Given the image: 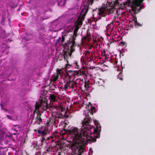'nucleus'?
I'll list each match as a JSON object with an SVG mask.
<instances>
[{
	"instance_id": "f8f14e48",
	"label": "nucleus",
	"mask_w": 155,
	"mask_h": 155,
	"mask_svg": "<svg viewBox=\"0 0 155 155\" xmlns=\"http://www.w3.org/2000/svg\"><path fill=\"white\" fill-rule=\"evenodd\" d=\"M66 2V0H58V5L60 6H64Z\"/></svg>"
},
{
	"instance_id": "2eb2a0df",
	"label": "nucleus",
	"mask_w": 155,
	"mask_h": 155,
	"mask_svg": "<svg viewBox=\"0 0 155 155\" xmlns=\"http://www.w3.org/2000/svg\"><path fill=\"white\" fill-rule=\"evenodd\" d=\"M78 30H74V34L73 35V38H74V37H76L77 35Z\"/></svg>"
},
{
	"instance_id": "5701e85b",
	"label": "nucleus",
	"mask_w": 155,
	"mask_h": 155,
	"mask_svg": "<svg viewBox=\"0 0 155 155\" xmlns=\"http://www.w3.org/2000/svg\"><path fill=\"white\" fill-rule=\"evenodd\" d=\"M50 123V122H48L47 123V124H48L47 125V126H48V125H49V124Z\"/></svg>"
},
{
	"instance_id": "bb28decb",
	"label": "nucleus",
	"mask_w": 155,
	"mask_h": 155,
	"mask_svg": "<svg viewBox=\"0 0 155 155\" xmlns=\"http://www.w3.org/2000/svg\"><path fill=\"white\" fill-rule=\"evenodd\" d=\"M58 155H61L60 153H58Z\"/></svg>"
},
{
	"instance_id": "0eeeda50",
	"label": "nucleus",
	"mask_w": 155,
	"mask_h": 155,
	"mask_svg": "<svg viewBox=\"0 0 155 155\" xmlns=\"http://www.w3.org/2000/svg\"><path fill=\"white\" fill-rule=\"evenodd\" d=\"M34 131L37 132L39 135L41 136L45 135L47 134L48 131L47 128L44 126H42L37 130H35Z\"/></svg>"
},
{
	"instance_id": "f257e3e1",
	"label": "nucleus",
	"mask_w": 155,
	"mask_h": 155,
	"mask_svg": "<svg viewBox=\"0 0 155 155\" xmlns=\"http://www.w3.org/2000/svg\"><path fill=\"white\" fill-rule=\"evenodd\" d=\"M119 5V3L117 0L115 2H107L105 5H104L94 9L93 16L94 14L97 13L98 15L97 18L100 20L102 17H105L107 15L112 14Z\"/></svg>"
},
{
	"instance_id": "7ed1b4c3",
	"label": "nucleus",
	"mask_w": 155,
	"mask_h": 155,
	"mask_svg": "<svg viewBox=\"0 0 155 155\" xmlns=\"http://www.w3.org/2000/svg\"><path fill=\"white\" fill-rule=\"evenodd\" d=\"M144 0H128L124 4L125 6L130 7L135 13H137L143 8L141 5Z\"/></svg>"
},
{
	"instance_id": "cd10ccee",
	"label": "nucleus",
	"mask_w": 155,
	"mask_h": 155,
	"mask_svg": "<svg viewBox=\"0 0 155 155\" xmlns=\"http://www.w3.org/2000/svg\"><path fill=\"white\" fill-rule=\"evenodd\" d=\"M83 10H84V9H82V12H81V13L82 12V11H83Z\"/></svg>"
},
{
	"instance_id": "412c9836",
	"label": "nucleus",
	"mask_w": 155,
	"mask_h": 155,
	"mask_svg": "<svg viewBox=\"0 0 155 155\" xmlns=\"http://www.w3.org/2000/svg\"><path fill=\"white\" fill-rule=\"evenodd\" d=\"M64 37L62 36V39L61 40V42H64Z\"/></svg>"
},
{
	"instance_id": "393cba45",
	"label": "nucleus",
	"mask_w": 155,
	"mask_h": 155,
	"mask_svg": "<svg viewBox=\"0 0 155 155\" xmlns=\"http://www.w3.org/2000/svg\"><path fill=\"white\" fill-rule=\"evenodd\" d=\"M7 117L8 118H9V116H7Z\"/></svg>"
},
{
	"instance_id": "aec40b11",
	"label": "nucleus",
	"mask_w": 155,
	"mask_h": 155,
	"mask_svg": "<svg viewBox=\"0 0 155 155\" xmlns=\"http://www.w3.org/2000/svg\"><path fill=\"white\" fill-rule=\"evenodd\" d=\"M68 83H70V86L71 87H73L72 86V82H71L70 81L67 82Z\"/></svg>"
},
{
	"instance_id": "423d86ee",
	"label": "nucleus",
	"mask_w": 155,
	"mask_h": 155,
	"mask_svg": "<svg viewBox=\"0 0 155 155\" xmlns=\"http://www.w3.org/2000/svg\"><path fill=\"white\" fill-rule=\"evenodd\" d=\"M87 35L81 39V43L83 45H88L90 43V41L91 39V36L89 34L88 30L87 31Z\"/></svg>"
},
{
	"instance_id": "c756f323",
	"label": "nucleus",
	"mask_w": 155,
	"mask_h": 155,
	"mask_svg": "<svg viewBox=\"0 0 155 155\" xmlns=\"http://www.w3.org/2000/svg\"><path fill=\"white\" fill-rule=\"evenodd\" d=\"M107 29H108L109 28H107Z\"/></svg>"
},
{
	"instance_id": "f3484780",
	"label": "nucleus",
	"mask_w": 155,
	"mask_h": 155,
	"mask_svg": "<svg viewBox=\"0 0 155 155\" xmlns=\"http://www.w3.org/2000/svg\"><path fill=\"white\" fill-rule=\"evenodd\" d=\"M118 78H119L120 80H122V74L121 73H120L118 74Z\"/></svg>"
},
{
	"instance_id": "6e6552de",
	"label": "nucleus",
	"mask_w": 155,
	"mask_h": 155,
	"mask_svg": "<svg viewBox=\"0 0 155 155\" xmlns=\"http://www.w3.org/2000/svg\"><path fill=\"white\" fill-rule=\"evenodd\" d=\"M65 70L64 69L62 70L58 69L57 70V75H54L52 78L51 81H55L58 78V76L60 75L62 78H63L62 76V73Z\"/></svg>"
},
{
	"instance_id": "c85d7f7f",
	"label": "nucleus",
	"mask_w": 155,
	"mask_h": 155,
	"mask_svg": "<svg viewBox=\"0 0 155 155\" xmlns=\"http://www.w3.org/2000/svg\"><path fill=\"white\" fill-rule=\"evenodd\" d=\"M90 44L91 45V44H90V43L88 45H90Z\"/></svg>"
},
{
	"instance_id": "4be33fe9",
	"label": "nucleus",
	"mask_w": 155,
	"mask_h": 155,
	"mask_svg": "<svg viewBox=\"0 0 155 155\" xmlns=\"http://www.w3.org/2000/svg\"><path fill=\"white\" fill-rule=\"evenodd\" d=\"M113 30H111V29L109 30V32H110L111 34L113 31Z\"/></svg>"
},
{
	"instance_id": "a878e982",
	"label": "nucleus",
	"mask_w": 155,
	"mask_h": 155,
	"mask_svg": "<svg viewBox=\"0 0 155 155\" xmlns=\"http://www.w3.org/2000/svg\"><path fill=\"white\" fill-rule=\"evenodd\" d=\"M71 53L73 51H72V49H71Z\"/></svg>"
},
{
	"instance_id": "4468645a",
	"label": "nucleus",
	"mask_w": 155,
	"mask_h": 155,
	"mask_svg": "<svg viewBox=\"0 0 155 155\" xmlns=\"http://www.w3.org/2000/svg\"><path fill=\"white\" fill-rule=\"evenodd\" d=\"M68 87H71L70 86V83H68L64 85V88L65 90H66L67 89Z\"/></svg>"
},
{
	"instance_id": "1a4fd4ad",
	"label": "nucleus",
	"mask_w": 155,
	"mask_h": 155,
	"mask_svg": "<svg viewBox=\"0 0 155 155\" xmlns=\"http://www.w3.org/2000/svg\"><path fill=\"white\" fill-rule=\"evenodd\" d=\"M50 97L51 100L53 102H55L57 101L58 97L57 94L54 93L50 95Z\"/></svg>"
},
{
	"instance_id": "6ab92c4d",
	"label": "nucleus",
	"mask_w": 155,
	"mask_h": 155,
	"mask_svg": "<svg viewBox=\"0 0 155 155\" xmlns=\"http://www.w3.org/2000/svg\"><path fill=\"white\" fill-rule=\"evenodd\" d=\"M80 81L81 82H82L83 83V80H81V79H77V80L76 81V83H77V82L78 81Z\"/></svg>"
},
{
	"instance_id": "20e7f679",
	"label": "nucleus",
	"mask_w": 155,
	"mask_h": 155,
	"mask_svg": "<svg viewBox=\"0 0 155 155\" xmlns=\"http://www.w3.org/2000/svg\"><path fill=\"white\" fill-rule=\"evenodd\" d=\"M50 109L52 110V115L53 116L58 118H61L63 117L64 114H62V113H61L60 111L56 112L54 110H59V111H61V112L63 111L64 109L63 105L62 104H59L57 106H54L51 107Z\"/></svg>"
},
{
	"instance_id": "dca6fc26",
	"label": "nucleus",
	"mask_w": 155,
	"mask_h": 155,
	"mask_svg": "<svg viewBox=\"0 0 155 155\" xmlns=\"http://www.w3.org/2000/svg\"><path fill=\"white\" fill-rule=\"evenodd\" d=\"M37 142L36 141H34L32 143V146L34 147L37 146Z\"/></svg>"
},
{
	"instance_id": "f03ea898",
	"label": "nucleus",
	"mask_w": 155,
	"mask_h": 155,
	"mask_svg": "<svg viewBox=\"0 0 155 155\" xmlns=\"http://www.w3.org/2000/svg\"><path fill=\"white\" fill-rule=\"evenodd\" d=\"M48 101L45 98H42L37 102L35 104V112H37V116L36 119L37 123L40 124L41 121V119L40 117L41 114L39 112V108H41V111L46 110L48 108Z\"/></svg>"
},
{
	"instance_id": "b1692460",
	"label": "nucleus",
	"mask_w": 155,
	"mask_h": 155,
	"mask_svg": "<svg viewBox=\"0 0 155 155\" xmlns=\"http://www.w3.org/2000/svg\"><path fill=\"white\" fill-rule=\"evenodd\" d=\"M72 20H73V18H71V19H70V21H71Z\"/></svg>"
},
{
	"instance_id": "9b49d317",
	"label": "nucleus",
	"mask_w": 155,
	"mask_h": 155,
	"mask_svg": "<svg viewBox=\"0 0 155 155\" xmlns=\"http://www.w3.org/2000/svg\"><path fill=\"white\" fill-rule=\"evenodd\" d=\"M63 73L64 72L62 73V76H63V78H64V81H66L67 82L70 81L71 78V77L69 74H66V75H63V74H64Z\"/></svg>"
},
{
	"instance_id": "a211bd4d",
	"label": "nucleus",
	"mask_w": 155,
	"mask_h": 155,
	"mask_svg": "<svg viewBox=\"0 0 155 155\" xmlns=\"http://www.w3.org/2000/svg\"><path fill=\"white\" fill-rule=\"evenodd\" d=\"M94 0H89V5H91L93 3Z\"/></svg>"
},
{
	"instance_id": "9d476101",
	"label": "nucleus",
	"mask_w": 155,
	"mask_h": 155,
	"mask_svg": "<svg viewBox=\"0 0 155 155\" xmlns=\"http://www.w3.org/2000/svg\"><path fill=\"white\" fill-rule=\"evenodd\" d=\"M93 41L94 44L95 43H97L99 41L102 40V38H99V36L97 35H94L92 36Z\"/></svg>"
},
{
	"instance_id": "39448f33",
	"label": "nucleus",
	"mask_w": 155,
	"mask_h": 155,
	"mask_svg": "<svg viewBox=\"0 0 155 155\" xmlns=\"http://www.w3.org/2000/svg\"><path fill=\"white\" fill-rule=\"evenodd\" d=\"M88 10V8H87L85 10V13L84 14L81 15L79 16L77 21H75L74 24V28H72L71 29H79L80 28V26L82 24V21L84 20L85 18V16Z\"/></svg>"
},
{
	"instance_id": "ddd939ff",
	"label": "nucleus",
	"mask_w": 155,
	"mask_h": 155,
	"mask_svg": "<svg viewBox=\"0 0 155 155\" xmlns=\"http://www.w3.org/2000/svg\"><path fill=\"white\" fill-rule=\"evenodd\" d=\"M90 107H91V109L89 110V111L91 114H93V113L95 112V107H91V105L90 106Z\"/></svg>"
}]
</instances>
